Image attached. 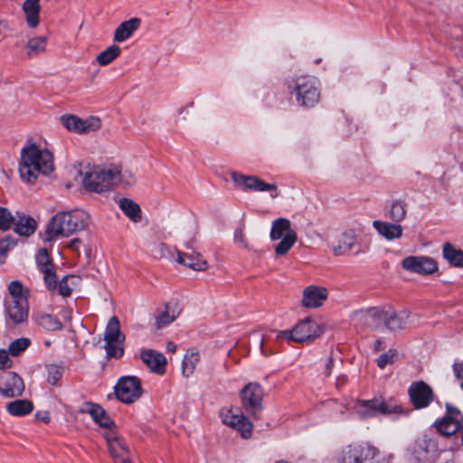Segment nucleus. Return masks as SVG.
Instances as JSON below:
<instances>
[{"label": "nucleus", "mask_w": 463, "mask_h": 463, "mask_svg": "<svg viewBox=\"0 0 463 463\" xmlns=\"http://www.w3.org/2000/svg\"><path fill=\"white\" fill-rule=\"evenodd\" d=\"M274 463H291V462H288V461L284 460V459H280V460L275 461Z\"/></svg>", "instance_id": "63"}, {"label": "nucleus", "mask_w": 463, "mask_h": 463, "mask_svg": "<svg viewBox=\"0 0 463 463\" xmlns=\"http://www.w3.org/2000/svg\"><path fill=\"white\" fill-rule=\"evenodd\" d=\"M197 229L195 228L194 231L192 232L190 239L185 242L184 246L186 249L193 250L194 245L196 242L197 238Z\"/></svg>", "instance_id": "54"}, {"label": "nucleus", "mask_w": 463, "mask_h": 463, "mask_svg": "<svg viewBox=\"0 0 463 463\" xmlns=\"http://www.w3.org/2000/svg\"><path fill=\"white\" fill-rule=\"evenodd\" d=\"M234 241L237 244H240L244 248L248 247L246 240H245L244 231H243L242 227H239L236 229V231L234 232Z\"/></svg>", "instance_id": "52"}, {"label": "nucleus", "mask_w": 463, "mask_h": 463, "mask_svg": "<svg viewBox=\"0 0 463 463\" xmlns=\"http://www.w3.org/2000/svg\"><path fill=\"white\" fill-rule=\"evenodd\" d=\"M357 243V236L354 230L348 229L344 231L337 242L333 246V252L335 256H343L349 254Z\"/></svg>", "instance_id": "25"}, {"label": "nucleus", "mask_w": 463, "mask_h": 463, "mask_svg": "<svg viewBox=\"0 0 463 463\" xmlns=\"http://www.w3.org/2000/svg\"><path fill=\"white\" fill-rule=\"evenodd\" d=\"M443 257L454 267H463V250L454 248L450 243L443 246Z\"/></svg>", "instance_id": "39"}, {"label": "nucleus", "mask_w": 463, "mask_h": 463, "mask_svg": "<svg viewBox=\"0 0 463 463\" xmlns=\"http://www.w3.org/2000/svg\"><path fill=\"white\" fill-rule=\"evenodd\" d=\"M383 348H384V346H383V342L381 339H377V340L375 341V343H374V350H375L376 352H378V351H380V350H382V349H383Z\"/></svg>", "instance_id": "58"}, {"label": "nucleus", "mask_w": 463, "mask_h": 463, "mask_svg": "<svg viewBox=\"0 0 463 463\" xmlns=\"http://www.w3.org/2000/svg\"><path fill=\"white\" fill-rule=\"evenodd\" d=\"M121 50L119 46L113 44L101 52L96 58L100 66H106L111 63L115 59L120 55Z\"/></svg>", "instance_id": "42"}, {"label": "nucleus", "mask_w": 463, "mask_h": 463, "mask_svg": "<svg viewBox=\"0 0 463 463\" xmlns=\"http://www.w3.org/2000/svg\"><path fill=\"white\" fill-rule=\"evenodd\" d=\"M117 463H132V462L130 460H128V458H123V459L118 461Z\"/></svg>", "instance_id": "62"}, {"label": "nucleus", "mask_w": 463, "mask_h": 463, "mask_svg": "<svg viewBox=\"0 0 463 463\" xmlns=\"http://www.w3.org/2000/svg\"><path fill=\"white\" fill-rule=\"evenodd\" d=\"M90 223V214L80 209L55 214L46 226V241L58 236L68 237L74 232L85 230Z\"/></svg>", "instance_id": "3"}, {"label": "nucleus", "mask_w": 463, "mask_h": 463, "mask_svg": "<svg viewBox=\"0 0 463 463\" xmlns=\"http://www.w3.org/2000/svg\"><path fill=\"white\" fill-rule=\"evenodd\" d=\"M36 264L40 272L43 275V280L47 288H54L56 287V272L46 249L39 250L36 255Z\"/></svg>", "instance_id": "20"}, {"label": "nucleus", "mask_w": 463, "mask_h": 463, "mask_svg": "<svg viewBox=\"0 0 463 463\" xmlns=\"http://www.w3.org/2000/svg\"><path fill=\"white\" fill-rule=\"evenodd\" d=\"M134 182L133 174L128 169L123 168L121 165H109L103 168H95L91 172L86 173L82 179L86 190L98 194L109 191L119 184L128 186Z\"/></svg>", "instance_id": "2"}, {"label": "nucleus", "mask_w": 463, "mask_h": 463, "mask_svg": "<svg viewBox=\"0 0 463 463\" xmlns=\"http://www.w3.org/2000/svg\"><path fill=\"white\" fill-rule=\"evenodd\" d=\"M410 311L402 310L400 312L394 311L392 307L387 308V317L385 327L390 331H397L404 329L409 325Z\"/></svg>", "instance_id": "27"}, {"label": "nucleus", "mask_w": 463, "mask_h": 463, "mask_svg": "<svg viewBox=\"0 0 463 463\" xmlns=\"http://www.w3.org/2000/svg\"><path fill=\"white\" fill-rule=\"evenodd\" d=\"M458 431H460L461 433V443H462V446H463V417L461 418V424H460V428Z\"/></svg>", "instance_id": "61"}, {"label": "nucleus", "mask_w": 463, "mask_h": 463, "mask_svg": "<svg viewBox=\"0 0 463 463\" xmlns=\"http://www.w3.org/2000/svg\"><path fill=\"white\" fill-rule=\"evenodd\" d=\"M387 309L371 307L366 310L355 311L353 314V320L357 324H364L374 330L380 328L381 325L385 326Z\"/></svg>", "instance_id": "18"}, {"label": "nucleus", "mask_w": 463, "mask_h": 463, "mask_svg": "<svg viewBox=\"0 0 463 463\" xmlns=\"http://www.w3.org/2000/svg\"><path fill=\"white\" fill-rule=\"evenodd\" d=\"M407 203L403 200H394L386 211L385 216L395 223H401L407 215Z\"/></svg>", "instance_id": "32"}, {"label": "nucleus", "mask_w": 463, "mask_h": 463, "mask_svg": "<svg viewBox=\"0 0 463 463\" xmlns=\"http://www.w3.org/2000/svg\"><path fill=\"white\" fill-rule=\"evenodd\" d=\"M121 211L134 222L141 220V209L133 200L122 198L119 201Z\"/></svg>", "instance_id": "38"}, {"label": "nucleus", "mask_w": 463, "mask_h": 463, "mask_svg": "<svg viewBox=\"0 0 463 463\" xmlns=\"http://www.w3.org/2000/svg\"><path fill=\"white\" fill-rule=\"evenodd\" d=\"M373 227L377 232L386 239L387 241H392L400 239L402 236L403 229L401 224L395 222H389L385 221H373Z\"/></svg>", "instance_id": "28"}, {"label": "nucleus", "mask_w": 463, "mask_h": 463, "mask_svg": "<svg viewBox=\"0 0 463 463\" xmlns=\"http://www.w3.org/2000/svg\"><path fill=\"white\" fill-rule=\"evenodd\" d=\"M402 266L404 269L418 274H431L438 270L437 262L425 256H410L403 259Z\"/></svg>", "instance_id": "19"}, {"label": "nucleus", "mask_w": 463, "mask_h": 463, "mask_svg": "<svg viewBox=\"0 0 463 463\" xmlns=\"http://www.w3.org/2000/svg\"><path fill=\"white\" fill-rule=\"evenodd\" d=\"M453 368L455 375L459 381V385L463 389V364H455Z\"/></svg>", "instance_id": "53"}, {"label": "nucleus", "mask_w": 463, "mask_h": 463, "mask_svg": "<svg viewBox=\"0 0 463 463\" xmlns=\"http://www.w3.org/2000/svg\"><path fill=\"white\" fill-rule=\"evenodd\" d=\"M31 344V340L26 337H21L13 341L8 347V352L13 356L19 355L22 352L25 351Z\"/></svg>", "instance_id": "44"}, {"label": "nucleus", "mask_w": 463, "mask_h": 463, "mask_svg": "<svg viewBox=\"0 0 463 463\" xmlns=\"http://www.w3.org/2000/svg\"><path fill=\"white\" fill-rule=\"evenodd\" d=\"M224 424L238 430L243 439H249L252 434V423L243 414H233L231 411L222 413Z\"/></svg>", "instance_id": "22"}, {"label": "nucleus", "mask_w": 463, "mask_h": 463, "mask_svg": "<svg viewBox=\"0 0 463 463\" xmlns=\"http://www.w3.org/2000/svg\"><path fill=\"white\" fill-rule=\"evenodd\" d=\"M392 458L391 455L388 456V463H390V460Z\"/></svg>", "instance_id": "64"}, {"label": "nucleus", "mask_w": 463, "mask_h": 463, "mask_svg": "<svg viewBox=\"0 0 463 463\" xmlns=\"http://www.w3.org/2000/svg\"><path fill=\"white\" fill-rule=\"evenodd\" d=\"M288 91L295 95L297 102L305 108L315 107L320 99V81L311 75L292 78L287 83Z\"/></svg>", "instance_id": "4"}, {"label": "nucleus", "mask_w": 463, "mask_h": 463, "mask_svg": "<svg viewBox=\"0 0 463 463\" xmlns=\"http://www.w3.org/2000/svg\"><path fill=\"white\" fill-rule=\"evenodd\" d=\"M88 412L100 427L111 430L110 428L114 425V422L101 406L90 404Z\"/></svg>", "instance_id": "35"}, {"label": "nucleus", "mask_w": 463, "mask_h": 463, "mask_svg": "<svg viewBox=\"0 0 463 463\" xmlns=\"http://www.w3.org/2000/svg\"><path fill=\"white\" fill-rule=\"evenodd\" d=\"M175 317L171 315L168 310V307H165V310L162 311L156 317V328H163L169 324H171L175 320Z\"/></svg>", "instance_id": "46"}, {"label": "nucleus", "mask_w": 463, "mask_h": 463, "mask_svg": "<svg viewBox=\"0 0 463 463\" xmlns=\"http://www.w3.org/2000/svg\"><path fill=\"white\" fill-rule=\"evenodd\" d=\"M140 359L154 373L163 374L165 371L166 359L162 353L153 349L140 352Z\"/></svg>", "instance_id": "23"}, {"label": "nucleus", "mask_w": 463, "mask_h": 463, "mask_svg": "<svg viewBox=\"0 0 463 463\" xmlns=\"http://www.w3.org/2000/svg\"><path fill=\"white\" fill-rule=\"evenodd\" d=\"M47 371V382L52 385H56L57 383L61 379L64 367L61 364H50L46 365Z\"/></svg>", "instance_id": "43"}, {"label": "nucleus", "mask_w": 463, "mask_h": 463, "mask_svg": "<svg viewBox=\"0 0 463 463\" xmlns=\"http://www.w3.org/2000/svg\"><path fill=\"white\" fill-rule=\"evenodd\" d=\"M378 449L370 444H352L344 448L338 455V463H363L374 458Z\"/></svg>", "instance_id": "12"}, {"label": "nucleus", "mask_w": 463, "mask_h": 463, "mask_svg": "<svg viewBox=\"0 0 463 463\" xmlns=\"http://www.w3.org/2000/svg\"><path fill=\"white\" fill-rule=\"evenodd\" d=\"M16 215L13 216L11 212L0 206V230L7 231L14 224Z\"/></svg>", "instance_id": "45"}, {"label": "nucleus", "mask_w": 463, "mask_h": 463, "mask_svg": "<svg viewBox=\"0 0 463 463\" xmlns=\"http://www.w3.org/2000/svg\"><path fill=\"white\" fill-rule=\"evenodd\" d=\"M241 405L244 411L254 419H259L263 410V389L257 383H248L241 391Z\"/></svg>", "instance_id": "9"}, {"label": "nucleus", "mask_w": 463, "mask_h": 463, "mask_svg": "<svg viewBox=\"0 0 463 463\" xmlns=\"http://www.w3.org/2000/svg\"><path fill=\"white\" fill-rule=\"evenodd\" d=\"M430 446V442L428 443L426 439L418 440L415 446L414 453L418 454L419 458L422 453H428V447Z\"/></svg>", "instance_id": "50"}, {"label": "nucleus", "mask_w": 463, "mask_h": 463, "mask_svg": "<svg viewBox=\"0 0 463 463\" xmlns=\"http://www.w3.org/2000/svg\"><path fill=\"white\" fill-rule=\"evenodd\" d=\"M269 237L272 241L280 240L274 248L279 256L286 255L298 240L297 232L287 218H278L272 222Z\"/></svg>", "instance_id": "6"}, {"label": "nucleus", "mask_w": 463, "mask_h": 463, "mask_svg": "<svg viewBox=\"0 0 463 463\" xmlns=\"http://www.w3.org/2000/svg\"><path fill=\"white\" fill-rule=\"evenodd\" d=\"M200 360L199 353L194 349L187 350L184 357L183 359L182 366H183V374L185 377H189L194 372L196 364Z\"/></svg>", "instance_id": "40"}, {"label": "nucleus", "mask_w": 463, "mask_h": 463, "mask_svg": "<svg viewBox=\"0 0 463 463\" xmlns=\"http://www.w3.org/2000/svg\"><path fill=\"white\" fill-rule=\"evenodd\" d=\"M33 319L38 326L48 331H56L62 327L61 321L52 315L37 313L33 316Z\"/></svg>", "instance_id": "37"}, {"label": "nucleus", "mask_w": 463, "mask_h": 463, "mask_svg": "<svg viewBox=\"0 0 463 463\" xmlns=\"http://www.w3.org/2000/svg\"><path fill=\"white\" fill-rule=\"evenodd\" d=\"M77 278L72 275L64 276L59 282L56 280V287L54 288H47L49 291L57 292L59 295L67 298L71 295L72 286L75 285L74 280Z\"/></svg>", "instance_id": "41"}, {"label": "nucleus", "mask_w": 463, "mask_h": 463, "mask_svg": "<svg viewBox=\"0 0 463 463\" xmlns=\"http://www.w3.org/2000/svg\"><path fill=\"white\" fill-rule=\"evenodd\" d=\"M152 253H153L154 257L156 259L165 258V257H166V255L168 253V247L164 242L156 244L153 247Z\"/></svg>", "instance_id": "49"}, {"label": "nucleus", "mask_w": 463, "mask_h": 463, "mask_svg": "<svg viewBox=\"0 0 463 463\" xmlns=\"http://www.w3.org/2000/svg\"><path fill=\"white\" fill-rule=\"evenodd\" d=\"M462 417L463 416L458 408L447 403L446 414L442 419L435 421L437 431L443 436H451L455 434L460 428Z\"/></svg>", "instance_id": "15"}, {"label": "nucleus", "mask_w": 463, "mask_h": 463, "mask_svg": "<svg viewBox=\"0 0 463 463\" xmlns=\"http://www.w3.org/2000/svg\"><path fill=\"white\" fill-rule=\"evenodd\" d=\"M47 41V36H33L29 38L25 44L27 56L32 58L44 53L46 52Z\"/></svg>", "instance_id": "33"}, {"label": "nucleus", "mask_w": 463, "mask_h": 463, "mask_svg": "<svg viewBox=\"0 0 463 463\" xmlns=\"http://www.w3.org/2000/svg\"><path fill=\"white\" fill-rule=\"evenodd\" d=\"M23 10L26 15L27 24L32 28H35L39 24V0H25L23 5Z\"/></svg>", "instance_id": "34"}, {"label": "nucleus", "mask_w": 463, "mask_h": 463, "mask_svg": "<svg viewBox=\"0 0 463 463\" xmlns=\"http://www.w3.org/2000/svg\"><path fill=\"white\" fill-rule=\"evenodd\" d=\"M231 177L235 185L243 191L274 192V194H271V197L276 198L278 196L277 186L273 184L266 183L258 176L246 175L233 171L231 173Z\"/></svg>", "instance_id": "13"}, {"label": "nucleus", "mask_w": 463, "mask_h": 463, "mask_svg": "<svg viewBox=\"0 0 463 463\" xmlns=\"http://www.w3.org/2000/svg\"><path fill=\"white\" fill-rule=\"evenodd\" d=\"M61 121L67 130L77 134H90L101 128V120L93 116L82 119L74 115H65Z\"/></svg>", "instance_id": "14"}, {"label": "nucleus", "mask_w": 463, "mask_h": 463, "mask_svg": "<svg viewBox=\"0 0 463 463\" xmlns=\"http://www.w3.org/2000/svg\"><path fill=\"white\" fill-rule=\"evenodd\" d=\"M114 390L117 399L126 404L133 403L143 393L140 379L130 375L120 377Z\"/></svg>", "instance_id": "10"}, {"label": "nucleus", "mask_w": 463, "mask_h": 463, "mask_svg": "<svg viewBox=\"0 0 463 463\" xmlns=\"http://www.w3.org/2000/svg\"><path fill=\"white\" fill-rule=\"evenodd\" d=\"M166 350L171 353H175L176 351V345L173 342H168L166 345Z\"/></svg>", "instance_id": "59"}, {"label": "nucleus", "mask_w": 463, "mask_h": 463, "mask_svg": "<svg viewBox=\"0 0 463 463\" xmlns=\"http://www.w3.org/2000/svg\"><path fill=\"white\" fill-rule=\"evenodd\" d=\"M15 246L14 241L10 237L6 236L0 241V259H5L8 251Z\"/></svg>", "instance_id": "48"}, {"label": "nucleus", "mask_w": 463, "mask_h": 463, "mask_svg": "<svg viewBox=\"0 0 463 463\" xmlns=\"http://www.w3.org/2000/svg\"><path fill=\"white\" fill-rule=\"evenodd\" d=\"M177 262L186 266L194 270L203 271L208 269L207 261L201 253L193 251L192 253L177 250Z\"/></svg>", "instance_id": "26"}, {"label": "nucleus", "mask_w": 463, "mask_h": 463, "mask_svg": "<svg viewBox=\"0 0 463 463\" xmlns=\"http://www.w3.org/2000/svg\"><path fill=\"white\" fill-rule=\"evenodd\" d=\"M33 410V404L29 400H15L6 406L9 414L15 417H22L31 413Z\"/></svg>", "instance_id": "36"}, {"label": "nucleus", "mask_w": 463, "mask_h": 463, "mask_svg": "<svg viewBox=\"0 0 463 463\" xmlns=\"http://www.w3.org/2000/svg\"><path fill=\"white\" fill-rule=\"evenodd\" d=\"M324 332L325 327L321 323L311 317H306L299 321L292 330L279 331L277 337L296 343H303L314 341L320 337Z\"/></svg>", "instance_id": "5"}, {"label": "nucleus", "mask_w": 463, "mask_h": 463, "mask_svg": "<svg viewBox=\"0 0 463 463\" xmlns=\"http://www.w3.org/2000/svg\"><path fill=\"white\" fill-rule=\"evenodd\" d=\"M14 225L16 233L26 237L33 234L37 226L33 218L19 212L16 213V219Z\"/></svg>", "instance_id": "30"}, {"label": "nucleus", "mask_w": 463, "mask_h": 463, "mask_svg": "<svg viewBox=\"0 0 463 463\" xmlns=\"http://www.w3.org/2000/svg\"><path fill=\"white\" fill-rule=\"evenodd\" d=\"M141 24L140 18H131L128 21L121 23L114 33V41L122 43L128 39L135 31L138 29Z\"/></svg>", "instance_id": "29"}, {"label": "nucleus", "mask_w": 463, "mask_h": 463, "mask_svg": "<svg viewBox=\"0 0 463 463\" xmlns=\"http://www.w3.org/2000/svg\"><path fill=\"white\" fill-rule=\"evenodd\" d=\"M24 392V381L17 373L14 372H5L0 375V393L3 397H19Z\"/></svg>", "instance_id": "17"}, {"label": "nucleus", "mask_w": 463, "mask_h": 463, "mask_svg": "<svg viewBox=\"0 0 463 463\" xmlns=\"http://www.w3.org/2000/svg\"><path fill=\"white\" fill-rule=\"evenodd\" d=\"M13 362L9 357V352L0 350V369L10 368Z\"/></svg>", "instance_id": "51"}, {"label": "nucleus", "mask_w": 463, "mask_h": 463, "mask_svg": "<svg viewBox=\"0 0 463 463\" xmlns=\"http://www.w3.org/2000/svg\"><path fill=\"white\" fill-rule=\"evenodd\" d=\"M396 350H389L387 353L382 354L376 360L377 365L383 369L388 364H392L397 358Z\"/></svg>", "instance_id": "47"}, {"label": "nucleus", "mask_w": 463, "mask_h": 463, "mask_svg": "<svg viewBox=\"0 0 463 463\" xmlns=\"http://www.w3.org/2000/svg\"><path fill=\"white\" fill-rule=\"evenodd\" d=\"M8 295L5 297L4 301H13L15 300L17 302L21 301H28L30 291L28 288H24L21 281L13 280L8 284L7 287Z\"/></svg>", "instance_id": "31"}, {"label": "nucleus", "mask_w": 463, "mask_h": 463, "mask_svg": "<svg viewBox=\"0 0 463 463\" xmlns=\"http://www.w3.org/2000/svg\"><path fill=\"white\" fill-rule=\"evenodd\" d=\"M104 341L108 358H119L123 355L125 335L121 333L119 321L115 316L108 321L104 332Z\"/></svg>", "instance_id": "8"}, {"label": "nucleus", "mask_w": 463, "mask_h": 463, "mask_svg": "<svg viewBox=\"0 0 463 463\" xmlns=\"http://www.w3.org/2000/svg\"><path fill=\"white\" fill-rule=\"evenodd\" d=\"M327 298V288L320 286L310 285L303 290L301 305L307 308H318L323 306Z\"/></svg>", "instance_id": "21"}, {"label": "nucleus", "mask_w": 463, "mask_h": 463, "mask_svg": "<svg viewBox=\"0 0 463 463\" xmlns=\"http://www.w3.org/2000/svg\"><path fill=\"white\" fill-rule=\"evenodd\" d=\"M105 439L112 458L116 462L128 458V449L125 441L118 436L113 430H109L105 433Z\"/></svg>", "instance_id": "24"}, {"label": "nucleus", "mask_w": 463, "mask_h": 463, "mask_svg": "<svg viewBox=\"0 0 463 463\" xmlns=\"http://www.w3.org/2000/svg\"><path fill=\"white\" fill-rule=\"evenodd\" d=\"M35 417H36L37 420H42L44 423H49L50 422V417H49L48 412H46V411H44V412H37L35 414Z\"/></svg>", "instance_id": "56"}, {"label": "nucleus", "mask_w": 463, "mask_h": 463, "mask_svg": "<svg viewBox=\"0 0 463 463\" xmlns=\"http://www.w3.org/2000/svg\"><path fill=\"white\" fill-rule=\"evenodd\" d=\"M4 315L7 328L24 326L29 320V302L4 301Z\"/></svg>", "instance_id": "11"}, {"label": "nucleus", "mask_w": 463, "mask_h": 463, "mask_svg": "<svg viewBox=\"0 0 463 463\" xmlns=\"http://www.w3.org/2000/svg\"><path fill=\"white\" fill-rule=\"evenodd\" d=\"M264 343H265V340L262 337L261 340H260V349H261V352H262L263 354L268 355V354L264 350Z\"/></svg>", "instance_id": "60"}, {"label": "nucleus", "mask_w": 463, "mask_h": 463, "mask_svg": "<svg viewBox=\"0 0 463 463\" xmlns=\"http://www.w3.org/2000/svg\"><path fill=\"white\" fill-rule=\"evenodd\" d=\"M408 393L412 405L418 410L428 407L434 398L432 389L423 381L412 383Z\"/></svg>", "instance_id": "16"}, {"label": "nucleus", "mask_w": 463, "mask_h": 463, "mask_svg": "<svg viewBox=\"0 0 463 463\" xmlns=\"http://www.w3.org/2000/svg\"><path fill=\"white\" fill-rule=\"evenodd\" d=\"M334 360L332 357L328 359V362L326 364V374L328 376L331 374L332 367H333Z\"/></svg>", "instance_id": "57"}, {"label": "nucleus", "mask_w": 463, "mask_h": 463, "mask_svg": "<svg viewBox=\"0 0 463 463\" xmlns=\"http://www.w3.org/2000/svg\"><path fill=\"white\" fill-rule=\"evenodd\" d=\"M54 169L53 155L33 143L21 150L19 174L23 181L33 184L40 174L47 175Z\"/></svg>", "instance_id": "1"}, {"label": "nucleus", "mask_w": 463, "mask_h": 463, "mask_svg": "<svg viewBox=\"0 0 463 463\" xmlns=\"http://www.w3.org/2000/svg\"><path fill=\"white\" fill-rule=\"evenodd\" d=\"M82 243L81 240L79 238H74L68 243V248L74 250L79 251L80 245Z\"/></svg>", "instance_id": "55"}, {"label": "nucleus", "mask_w": 463, "mask_h": 463, "mask_svg": "<svg viewBox=\"0 0 463 463\" xmlns=\"http://www.w3.org/2000/svg\"><path fill=\"white\" fill-rule=\"evenodd\" d=\"M354 409L361 419H368L380 414L387 415L402 411V408L392 400L385 401L382 398L358 401Z\"/></svg>", "instance_id": "7"}]
</instances>
